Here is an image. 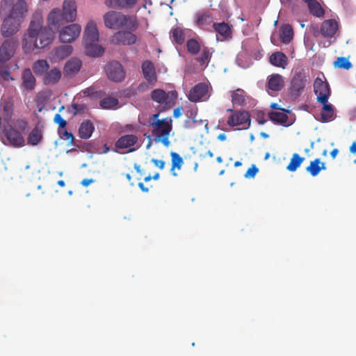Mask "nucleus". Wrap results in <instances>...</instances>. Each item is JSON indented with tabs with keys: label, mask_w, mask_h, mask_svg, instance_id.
I'll return each mask as SVG.
<instances>
[{
	"label": "nucleus",
	"mask_w": 356,
	"mask_h": 356,
	"mask_svg": "<svg viewBox=\"0 0 356 356\" xmlns=\"http://www.w3.org/2000/svg\"><path fill=\"white\" fill-rule=\"evenodd\" d=\"M53 31L43 26L42 17H34L30 22L27 34L22 41V49L25 54H29L36 49H44L54 40Z\"/></svg>",
	"instance_id": "nucleus-1"
},
{
	"label": "nucleus",
	"mask_w": 356,
	"mask_h": 356,
	"mask_svg": "<svg viewBox=\"0 0 356 356\" xmlns=\"http://www.w3.org/2000/svg\"><path fill=\"white\" fill-rule=\"evenodd\" d=\"M104 22L107 28L112 29L126 28L130 31H135L138 26L136 16L126 15L113 10L104 14Z\"/></svg>",
	"instance_id": "nucleus-2"
},
{
	"label": "nucleus",
	"mask_w": 356,
	"mask_h": 356,
	"mask_svg": "<svg viewBox=\"0 0 356 356\" xmlns=\"http://www.w3.org/2000/svg\"><path fill=\"white\" fill-rule=\"evenodd\" d=\"M76 17V5L74 0H65L63 10L55 8L48 15L49 25L59 26L63 22H74Z\"/></svg>",
	"instance_id": "nucleus-3"
},
{
	"label": "nucleus",
	"mask_w": 356,
	"mask_h": 356,
	"mask_svg": "<svg viewBox=\"0 0 356 356\" xmlns=\"http://www.w3.org/2000/svg\"><path fill=\"white\" fill-rule=\"evenodd\" d=\"M98 41L99 32L97 25L95 22H90L84 30L83 38V44L87 55L99 57L104 54V49L98 44Z\"/></svg>",
	"instance_id": "nucleus-4"
},
{
	"label": "nucleus",
	"mask_w": 356,
	"mask_h": 356,
	"mask_svg": "<svg viewBox=\"0 0 356 356\" xmlns=\"http://www.w3.org/2000/svg\"><path fill=\"white\" fill-rule=\"evenodd\" d=\"M159 113L154 114L152 116V120L149 122L150 126L153 128L152 134L156 142H160L164 146L168 147L170 143L169 140L170 133L172 129L171 120L168 121L167 119L159 120Z\"/></svg>",
	"instance_id": "nucleus-5"
},
{
	"label": "nucleus",
	"mask_w": 356,
	"mask_h": 356,
	"mask_svg": "<svg viewBox=\"0 0 356 356\" xmlns=\"http://www.w3.org/2000/svg\"><path fill=\"white\" fill-rule=\"evenodd\" d=\"M1 6L6 12V16L23 23L29 10L26 0H1Z\"/></svg>",
	"instance_id": "nucleus-6"
},
{
	"label": "nucleus",
	"mask_w": 356,
	"mask_h": 356,
	"mask_svg": "<svg viewBox=\"0 0 356 356\" xmlns=\"http://www.w3.org/2000/svg\"><path fill=\"white\" fill-rule=\"evenodd\" d=\"M0 138L5 145L19 147L24 145L25 140L22 133L11 126L4 127L0 132Z\"/></svg>",
	"instance_id": "nucleus-7"
},
{
	"label": "nucleus",
	"mask_w": 356,
	"mask_h": 356,
	"mask_svg": "<svg viewBox=\"0 0 356 356\" xmlns=\"http://www.w3.org/2000/svg\"><path fill=\"white\" fill-rule=\"evenodd\" d=\"M307 81L308 76L303 70L295 72L291 80L289 94L294 98L299 97L304 91Z\"/></svg>",
	"instance_id": "nucleus-8"
},
{
	"label": "nucleus",
	"mask_w": 356,
	"mask_h": 356,
	"mask_svg": "<svg viewBox=\"0 0 356 356\" xmlns=\"http://www.w3.org/2000/svg\"><path fill=\"white\" fill-rule=\"evenodd\" d=\"M151 97L154 102L170 108L175 104L177 92L175 90L166 92L162 89H155L152 92Z\"/></svg>",
	"instance_id": "nucleus-9"
},
{
	"label": "nucleus",
	"mask_w": 356,
	"mask_h": 356,
	"mask_svg": "<svg viewBox=\"0 0 356 356\" xmlns=\"http://www.w3.org/2000/svg\"><path fill=\"white\" fill-rule=\"evenodd\" d=\"M314 91L316 95L317 102L327 103L331 95L330 85L326 80L317 77L314 83Z\"/></svg>",
	"instance_id": "nucleus-10"
},
{
	"label": "nucleus",
	"mask_w": 356,
	"mask_h": 356,
	"mask_svg": "<svg viewBox=\"0 0 356 356\" xmlns=\"http://www.w3.org/2000/svg\"><path fill=\"white\" fill-rule=\"evenodd\" d=\"M210 95L208 85L199 83L190 90L188 98L192 102H204L209 99Z\"/></svg>",
	"instance_id": "nucleus-11"
},
{
	"label": "nucleus",
	"mask_w": 356,
	"mask_h": 356,
	"mask_svg": "<svg viewBox=\"0 0 356 356\" xmlns=\"http://www.w3.org/2000/svg\"><path fill=\"white\" fill-rule=\"evenodd\" d=\"M108 78L113 82H122L124 80L126 72L123 66L118 61H111L105 69Z\"/></svg>",
	"instance_id": "nucleus-12"
},
{
	"label": "nucleus",
	"mask_w": 356,
	"mask_h": 356,
	"mask_svg": "<svg viewBox=\"0 0 356 356\" xmlns=\"http://www.w3.org/2000/svg\"><path fill=\"white\" fill-rule=\"evenodd\" d=\"M116 149H129L128 152H133L140 147L138 138L134 134H126L120 137L115 143Z\"/></svg>",
	"instance_id": "nucleus-13"
},
{
	"label": "nucleus",
	"mask_w": 356,
	"mask_h": 356,
	"mask_svg": "<svg viewBox=\"0 0 356 356\" xmlns=\"http://www.w3.org/2000/svg\"><path fill=\"white\" fill-rule=\"evenodd\" d=\"M227 112L232 113V115L227 120V124L229 127H234L237 126H247L250 124V116L247 111H234L232 108H228Z\"/></svg>",
	"instance_id": "nucleus-14"
},
{
	"label": "nucleus",
	"mask_w": 356,
	"mask_h": 356,
	"mask_svg": "<svg viewBox=\"0 0 356 356\" xmlns=\"http://www.w3.org/2000/svg\"><path fill=\"white\" fill-rule=\"evenodd\" d=\"M22 24V22L5 15L0 29L1 35L3 38L13 36L19 31Z\"/></svg>",
	"instance_id": "nucleus-15"
},
{
	"label": "nucleus",
	"mask_w": 356,
	"mask_h": 356,
	"mask_svg": "<svg viewBox=\"0 0 356 356\" xmlns=\"http://www.w3.org/2000/svg\"><path fill=\"white\" fill-rule=\"evenodd\" d=\"M17 42L13 39L5 40L0 46V63H6L15 55Z\"/></svg>",
	"instance_id": "nucleus-16"
},
{
	"label": "nucleus",
	"mask_w": 356,
	"mask_h": 356,
	"mask_svg": "<svg viewBox=\"0 0 356 356\" xmlns=\"http://www.w3.org/2000/svg\"><path fill=\"white\" fill-rule=\"evenodd\" d=\"M81 27L77 24H72L64 27L59 32V39L62 42H74L80 35Z\"/></svg>",
	"instance_id": "nucleus-17"
},
{
	"label": "nucleus",
	"mask_w": 356,
	"mask_h": 356,
	"mask_svg": "<svg viewBox=\"0 0 356 356\" xmlns=\"http://www.w3.org/2000/svg\"><path fill=\"white\" fill-rule=\"evenodd\" d=\"M132 31H119L111 38V42L114 44L131 45L136 42L137 37Z\"/></svg>",
	"instance_id": "nucleus-18"
},
{
	"label": "nucleus",
	"mask_w": 356,
	"mask_h": 356,
	"mask_svg": "<svg viewBox=\"0 0 356 356\" xmlns=\"http://www.w3.org/2000/svg\"><path fill=\"white\" fill-rule=\"evenodd\" d=\"M142 72L146 81L150 83H154L157 81L155 67L152 62L145 60L142 63Z\"/></svg>",
	"instance_id": "nucleus-19"
},
{
	"label": "nucleus",
	"mask_w": 356,
	"mask_h": 356,
	"mask_svg": "<svg viewBox=\"0 0 356 356\" xmlns=\"http://www.w3.org/2000/svg\"><path fill=\"white\" fill-rule=\"evenodd\" d=\"M22 86L25 90L32 91L36 86V79L29 68L23 70L22 74Z\"/></svg>",
	"instance_id": "nucleus-20"
},
{
	"label": "nucleus",
	"mask_w": 356,
	"mask_h": 356,
	"mask_svg": "<svg viewBox=\"0 0 356 356\" xmlns=\"http://www.w3.org/2000/svg\"><path fill=\"white\" fill-rule=\"evenodd\" d=\"M284 86V79L279 74H273L268 77L267 88L273 92L281 90Z\"/></svg>",
	"instance_id": "nucleus-21"
},
{
	"label": "nucleus",
	"mask_w": 356,
	"mask_h": 356,
	"mask_svg": "<svg viewBox=\"0 0 356 356\" xmlns=\"http://www.w3.org/2000/svg\"><path fill=\"white\" fill-rule=\"evenodd\" d=\"M338 23L334 19L325 20L321 26V33L326 38H332L338 29Z\"/></svg>",
	"instance_id": "nucleus-22"
},
{
	"label": "nucleus",
	"mask_w": 356,
	"mask_h": 356,
	"mask_svg": "<svg viewBox=\"0 0 356 356\" xmlns=\"http://www.w3.org/2000/svg\"><path fill=\"white\" fill-rule=\"evenodd\" d=\"M82 62L80 59L73 58L69 60L64 66V73L67 76H74L77 74L81 67Z\"/></svg>",
	"instance_id": "nucleus-23"
},
{
	"label": "nucleus",
	"mask_w": 356,
	"mask_h": 356,
	"mask_svg": "<svg viewBox=\"0 0 356 356\" xmlns=\"http://www.w3.org/2000/svg\"><path fill=\"white\" fill-rule=\"evenodd\" d=\"M73 51L71 45H61L55 48L52 51L53 58L55 61L63 60L68 57Z\"/></svg>",
	"instance_id": "nucleus-24"
},
{
	"label": "nucleus",
	"mask_w": 356,
	"mask_h": 356,
	"mask_svg": "<svg viewBox=\"0 0 356 356\" xmlns=\"http://www.w3.org/2000/svg\"><path fill=\"white\" fill-rule=\"evenodd\" d=\"M95 131V126L90 120H84L79 128V136L82 139H88Z\"/></svg>",
	"instance_id": "nucleus-25"
},
{
	"label": "nucleus",
	"mask_w": 356,
	"mask_h": 356,
	"mask_svg": "<svg viewBox=\"0 0 356 356\" xmlns=\"http://www.w3.org/2000/svg\"><path fill=\"white\" fill-rule=\"evenodd\" d=\"M138 0H105V4L112 8H132Z\"/></svg>",
	"instance_id": "nucleus-26"
},
{
	"label": "nucleus",
	"mask_w": 356,
	"mask_h": 356,
	"mask_svg": "<svg viewBox=\"0 0 356 356\" xmlns=\"http://www.w3.org/2000/svg\"><path fill=\"white\" fill-rule=\"evenodd\" d=\"M269 61L274 66L285 68L288 63V58L284 53L277 51L271 54Z\"/></svg>",
	"instance_id": "nucleus-27"
},
{
	"label": "nucleus",
	"mask_w": 356,
	"mask_h": 356,
	"mask_svg": "<svg viewBox=\"0 0 356 356\" xmlns=\"http://www.w3.org/2000/svg\"><path fill=\"white\" fill-rule=\"evenodd\" d=\"M231 97L233 105L243 106L246 104V92L243 89L231 91Z\"/></svg>",
	"instance_id": "nucleus-28"
},
{
	"label": "nucleus",
	"mask_w": 356,
	"mask_h": 356,
	"mask_svg": "<svg viewBox=\"0 0 356 356\" xmlns=\"http://www.w3.org/2000/svg\"><path fill=\"white\" fill-rule=\"evenodd\" d=\"M268 118L269 119L276 124H281L284 126H288L287 120H288V115L281 111H271L268 113Z\"/></svg>",
	"instance_id": "nucleus-29"
},
{
	"label": "nucleus",
	"mask_w": 356,
	"mask_h": 356,
	"mask_svg": "<svg viewBox=\"0 0 356 356\" xmlns=\"http://www.w3.org/2000/svg\"><path fill=\"white\" fill-rule=\"evenodd\" d=\"M325 169H326L325 163L321 162L320 159H316L310 162L306 170L309 172L312 176L315 177L318 175L321 170Z\"/></svg>",
	"instance_id": "nucleus-30"
},
{
	"label": "nucleus",
	"mask_w": 356,
	"mask_h": 356,
	"mask_svg": "<svg viewBox=\"0 0 356 356\" xmlns=\"http://www.w3.org/2000/svg\"><path fill=\"white\" fill-rule=\"evenodd\" d=\"M60 78L61 72L57 68H54L45 74L44 76V83L46 85L54 84L57 83Z\"/></svg>",
	"instance_id": "nucleus-31"
},
{
	"label": "nucleus",
	"mask_w": 356,
	"mask_h": 356,
	"mask_svg": "<svg viewBox=\"0 0 356 356\" xmlns=\"http://www.w3.org/2000/svg\"><path fill=\"white\" fill-rule=\"evenodd\" d=\"M323 108L321 112V120L323 122H326L332 120L334 118V111L333 106L331 104L321 103Z\"/></svg>",
	"instance_id": "nucleus-32"
},
{
	"label": "nucleus",
	"mask_w": 356,
	"mask_h": 356,
	"mask_svg": "<svg viewBox=\"0 0 356 356\" xmlns=\"http://www.w3.org/2000/svg\"><path fill=\"white\" fill-rule=\"evenodd\" d=\"M293 37V30L291 25L284 24L280 29V38L281 41L284 44H288L291 42Z\"/></svg>",
	"instance_id": "nucleus-33"
},
{
	"label": "nucleus",
	"mask_w": 356,
	"mask_h": 356,
	"mask_svg": "<svg viewBox=\"0 0 356 356\" xmlns=\"http://www.w3.org/2000/svg\"><path fill=\"white\" fill-rule=\"evenodd\" d=\"M309 12L317 17H322L325 15V11L321 4L316 0H311L307 2Z\"/></svg>",
	"instance_id": "nucleus-34"
},
{
	"label": "nucleus",
	"mask_w": 356,
	"mask_h": 356,
	"mask_svg": "<svg viewBox=\"0 0 356 356\" xmlns=\"http://www.w3.org/2000/svg\"><path fill=\"white\" fill-rule=\"evenodd\" d=\"M213 27L215 31L221 35L223 38H227L231 36L232 31L227 23H213Z\"/></svg>",
	"instance_id": "nucleus-35"
},
{
	"label": "nucleus",
	"mask_w": 356,
	"mask_h": 356,
	"mask_svg": "<svg viewBox=\"0 0 356 356\" xmlns=\"http://www.w3.org/2000/svg\"><path fill=\"white\" fill-rule=\"evenodd\" d=\"M170 156L172 159V166L170 172L173 176H177V174L175 172V168L180 170L182 165L184 164V161L182 157L177 152H172L170 153Z\"/></svg>",
	"instance_id": "nucleus-36"
},
{
	"label": "nucleus",
	"mask_w": 356,
	"mask_h": 356,
	"mask_svg": "<svg viewBox=\"0 0 356 356\" xmlns=\"http://www.w3.org/2000/svg\"><path fill=\"white\" fill-rule=\"evenodd\" d=\"M305 158L295 153L292 155L289 163L286 166V170L289 172H295L302 163Z\"/></svg>",
	"instance_id": "nucleus-37"
},
{
	"label": "nucleus",
	"mask_w": 356,
	"mask_h": 356,
	"mask_svg": "<svg viewBox=\"0 0 356 356\" xmlns=\"http://www.w3.org/2000/svg\"><path fill=\"white\" fill-rule=\"evenodd\" d=\"M42 138V131L40 130L38 127H35L32 129L28 136V144L33 146L37 145L41 141Z\"/></svg>",
	"instance_id": "nucleus-38"
},
{
	"label": "nucleus",
	"mask_w": 356,
	"mask_h": 356,
	"mask_svg": "<svg viewBox=\"0 0 356 356\" xmlns=\"http://www.w3.org/2000/svg\"><path fill=\"white\" fill-rule=\"evenodd\" d=\"M170 38L177 44H183L185 40L183 29L180 27L172 29L170 31Z\"/></svg>",
	"instance_id": "nucleus-39"
},
{
	"label": "nucleus",
	"mask_w": 356,
	"mask_h": 356,
	"mask_svg": "<svg viewBox=\"0 0 356 356\" xmlns=\"http://www.w3.org/2000/svg\"><path fill=\"white\" fill-rule=\"evenodd\" d=\"M49 67V63L45 60H38L33 65V70L36 74L41 75Z\"/></svg>",
	"instance_id": "nucleus-40"
},
{
	"label": "nucleus",
	"mask_w": 356,
	"mask_h": 356,
	"mask_svg": "<svg viewBox=\"0 0 356 356\" xmlns=\"http://www.w3.org/2000/svg\"><path fill=\"white\" fill-rule=\"evenodd\" d=\"M211 55L212 52L210 51V49L207 47H204L202 49L201 55L196 60L200 65L206 64L207 65L210 62Z\"/></svg>",
	"instance_id": "nucleus-41"
},
{
	"label": "nucleus",
	"mask_w": 356,
	"mask_h": 356,
	"mask_svg": "<svg viewBox=\"0 0 356 356\" xmlns=\"http://www.w3.org/2000/svg\"><path fill=\"white\" fill-rule=\"evenodd\" d=\"M118 99L115 97H105L99 102V105L102 108L111 109L118 104Z\"/></svg>",
	"instance_id": "nucleus-42"
},
{
	"label": "nucleus",
	"mask_w": 356,
	"mask_h": 356,
	"mask_svg": "<svg viewBox=\"0 0 356 356\" xmlns=\"http://www.w3.org/2000/svg\"><path fill=\"white\" fill-rule=\"evenodd\" d=\"M187 50L192 55H197L200 49L201 46L199 42L195 39H189L186 42Z\"/></svg>",
	"instance_id": "nucleus-43"
},
{
	"label": "nucleus",
	"mask_w": 356,
	"mask_h": 356,
	"mask_svg": "<svg viewBox=\"0 0 356 356\" xmlns=\"http://www.w3.org/2000/svg\"><path fill=\"white\" fill-rule=\"evenodd\" d=\"M0 76L4 81L13 80L10 75V67L6 63H0Z\"/></svg>",
	"instance_id": "nucleus-44"
},
{
	"label": "nucleus",
	"mask_w": 356,
	"mask_h": 356,
	"mask_svg": "<svg viewBox=\"0 0 356 356\" xmlns=\"http://www.w3.org/2000/svg\"><path fill=\"white\" fill-rule=\"evenodd\" d=\"M334 66L338 68L349 70L352 67V64L346 58L339 57L334 62Z\"/></svg>",
	"instance_id": "nucleus-45"
},
{
	"label": "nucleus",
	"mask_w": 356,
	"mask_h": 356,
	"mask_svg": "<svg viewBox=\"0 0 356 356\" xmlns=\"http://www.w3.org/2000/svg\"><path fill=\"white\" fill-rule=\"evenodd\" d=\"M58 133L60 137L65 140H68L69 145H73L74 143V137L73 134L70 132H68L65 128L64 129H58Z\"/></svg>",
	"instance_id": "nucleus-46"
},
{
	"label": "nucleus",
	"mask_w": 356,
	"mask_h": 356,
	"mask_svg": "<svg viewBox=\"0 0 356 356\" xmlns=\"http://www.w3.org/2000/svg\"><path fill=\"white\" fill-rule=\"evenodd\" d=\"M210 16L205 13H199L196 15L195 22L199 26H203L209 22Z\"/></svg>",
	"instance_id": "nucleus-47"
},
{
	"label": "nucleus",
	"mask_w": 356,
	"mask_h": 356,
	"mask_svg": "<svg viewBox=\"0 0 356 356\" xmlns=\"http://www.w3.org/2000/svg\"><path fill=\"white\" fill-rule=\"evenodd\" d=\"M84 97H98L101 96L102 91L96 90L95 87H89L82 90Z\"/></svg>",
	"instance_id": "nucleus-48"
},
{
	"label": "nucleus",
	"mask_w": 356,
	"mask_h": 356,
	"mask_svg": "<svg viewBox=\"0 0 356 356\" xmlns=\"http://www.w3.org/2000/svg\"><path fill=\"white\" fill-rule=\"evenodd\" d=\"M54 121L56 124H58V129H64L67 125V122L64 120L60 114H56L54 118Z\"/></svg>",
	"instance_id": "nucleus-49"
},
{
	"label": "nucleus",
	"mask_w": 356,
	"mask_h": 356,
	"mask_svg": "<svg viewBox=\"0 0 356 356\" xmlns=\"http://www.w3.org/2000/svg\"><path fill=\"white\" fill-rule=\"evenodd\" d=\"M258 171L259 169L256 167V165H252L250 168H248L244 176L245 178L254 177Z\"/></svg>",
	"instance_id": "nucleus-50"
},
{
	"label": "nucleus",
	"mask_w": 356,
	"mask_h": 356,
	"mask_svg": "<svg viewBox=\"0 0 356 356\" xmlns=\"http://www.w3.org/2000/svg\"><path fill=\"white\" fill-rule=\"evenodd\" d=\"M152 163H153L155 166L158 167L161 170L164 168L165 164L164 161L159 160V159H152Z\"/></svg>",
	"instance_id": "nucleus-51"
},
{
	"label": "nucleus",
	"mask_w": 356,
	"mask_h": 356,
	"mask_svg": "<svg viewBox=\"0 0 356 356\" xmlns=\"http://www.w3.org/2000/svg\"><path fill=\"white\" fill-rule=\"evenodd\" d=\"M95 182V180L92 179H83L81 182V184L83 186H85V187H87L90 184H92Z\"/></svg>",
	"instance_id": "nucleus-52"
},
{
	"label": "nucleus",
	"mask_w": 356,
	"mask_h": 356,
	"mask_svg": "<svg viewBox=\"0 0 356 356\" xmlns=\"http://www.w3.org/2000/svg\"><path fill=\"white\" fill-rule=\"evenodd\" d=\"M181 114H182L181 113V108H180V107L177 108L173 111V116L175 118H178L179 117H180L181 115Z\"/></svg>",
	"instance_id": "nucleus-53"
},
{
	"label": "nucleus",
	"mask_w": 356,
	"mask_h": 356,
	"mask_svg": "<svg viewBox=\"0 0 356 356\" xmlns=\"http://www.w3.org/2000/svg\"><path fill=\"white\" fill-rule=\"evenodd\" d=\"M138 187L144 193H147L149 191L148 188L145 187V185L143 184V183H142V182L138 183Z\"/></svg>",
	"instance_id": "nucleus-54"
},
{
	"label": "nucleus",
	"mask_w": 356,
	"mask_h": 356,
	"mask_svg": "<svg viewBox=\"0 0 356 356\" xmlns=\"http://www.w3.org/2000/svg\"><path fill=\"white\" fill-rule=\"evenodd\" d=\"M350 152L354 154H356V143L354 142L350 147Z\"/></svg>",
	"instance_id": "nucleus-55"
},
{
	"label": "nucleus",
	"mask_w": 356,
	"mask_h": 356,
	"mask_svg": "<svg viewBox=\"0 0 356 356\" xmlns=\"http://www.w3.org/2000/svg\"><path fill=\"white\" fill-rule=\"evenodd\" d=\"M226 135L225 134H220L218 136V139L220 141H224L226 140Z\"/></svg>",
	"instance_id": "nucleus-56"
},
{
	"label": "nucleus",
	"mask_w": 356,
	"mask_h": 356,
	"mask_svg": "<svg viewBox=\"0 0 356 356\" xmlns=\"http://www.w3.org/2000/svg\"><path fill=\"white\" fill-rule=\"evenodd\" d=\"M339 151L337 149H334L332 150V152H330V155L334 159L336 157V156L337 155Z\"/></svg>",
	"instance_id": "nucleus-57"
},
{
	"label": "nucleus",
	"mask_w": 356,
	"mask_h": 356,
	"mask_svg": "<svg viewBox=\"0 0 356 356\" xmlns=\"http://www.w3.org/2000/svg\"><path fill=\"white\" fill-rule=\"evenodd\" d=\"M134 168L136 170L137 172L142 174V170L140 168V165L138 164L135 163L134 164Z\"/></svg>",
	"instance_id": "nucleus-58"
},
{
	"label": "nucleus",
	"mask_w": 356,
	"mask_h": 356,
	"mask_svg": "<svg viewBox=\"0 0 356 356\" xmlns=\"http://www.w3.org/2000/svg\"><path fill=\"white\" fill-rule=\"evenodd\" d=\"M109 151H110V147L106 144H105L104 145L103 153L106 154V153H108Z\"/></svg>",
	"instance_id": "nucleus-59"
},
{
	"label": "nucleus",
	"mask_w": 356,
	"mask_h": 356,
	"mask_svg": "<svg viewBox=\"0 0 356 356\" xmlns=\"http://www.w3.org/2000/svg\"><path fill=\"white\" fill-rule=\"evenodd\" d=\"M57 184L60 187H64L65 186V183L63 180H59Z\"/></svg>",
	"instance_id": "nucleus-60"
},
{
	"label": "nucleus",
	"mask_w": 356,
	"mask_h": 356,
	"mask_svg": "<svg viewBox=\"0 0 356 356\" xmlns=\"http://www.w3.org/2000/svg\"><path fill=\"white\" fill-rule=\"evenodd\" d=\"M206 155L209 156L211 158H212L213 156V154L211 150L207 151L206 154L204 156H205Z\"/></svg>",
	"instance_id": "nucleus-61"
},
{
	"label": "nucleus",
	"mask_w": 356,
	"mask_h": 356,
	"mask_svg": "<svg viewBox=\"0 0 356 356\" xmlns=\"http://www.w3.org/2000/svg\"><path fill=\"white\" fill-rule=\"evenodd\" d=\"M160 175L159 172H156L152 177L153 179L157 180L159 179Z\"/></svg>",
	"instance_id": "nucleus-62"
},
{
	"label": "nucleus",
	"mask_w": 356,
	"mask_h": 356,
	"mask_svg": "<svg viewBox=\"0 0 356 356\" xmlns=\"http://www.w3.org/2000/svg\"><path fill=\"white\" fill-rule=\"evenodd\" d=\"M270 107L274 109H279L278 105L276 103L271 104Z\"/></svg>",
	"instance_id": "nucleus-63"
},
{
	"label": "nucleus",
	"mask_w": 356,
	"mask_h": 356,
	"mask_svg": "<svg viewBox=\"0 0 356 356\" xmlns=\"http://www.w3.org/2000/svg\"><path fill=\"white\" fill-rule=\"evenodd\" d=\"M152 179V177L150 175H148V176H147V177H145L144 181H145V182H148V181H149Z\"/></svg>",
	"instance_id": "nucleus-64"
}]
</instances>
